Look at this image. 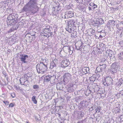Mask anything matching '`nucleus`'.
Segmentation results:
<instances>
[{
  "label": "nucleus",
  "instance_id": "nucleus-27",
  "mask_svg": "<svg viewBox=\"0 0 123 123\" xmlns=\"http://www.w3.org/2000/svg\"><path fill=\"white\" fill-rule=\"evenodd\" d=\"M36 97L35 96H33L32 98V100L34 103L36 104L37 103V101L36 99Z\"/></svg>",
  "mask_w": 123,
  "mask_h": 123
},
{
  "label": "nucleus",
  "instance_id": "nucleus-40",
  "mask_svg": "<svg viewBox=\"0 0 123 123\" xmlns=\"http://www.w3.org/2000/svg\"><path fill=\"white\" fill-rule=\"evenodd\" d=\"M70 6L69 5L66 6V8L67 10L70 9Z\"/></svg>",
  "mask_w": 123,
  "mask_h": 123
},
{
  "label": "nucleus",
  "instance_id": "nucleus-22",
  "mask_svg": "<svg viewBox=\"0 0 123 123\" xmlns=\"http://www.w3.org/2000/svg\"><path fill=\"white\" fill-rule=\"evenodd\" d=\"M68 24L70 25H73L75 26V21L74 20H71L69 21H68Z\"/></svg>",
  "mask_w": 123,
  "mask_h": 123
},
{
  "label": "nucleus",
  "instance_id": "nucleus-58",
  "mask_svg": "<svg viewBox=\"0 0 123 123\" xmlns=\"http://www.w3.org/2000/svg\"><path fill=\"white\" fill-rule=\"evenodd\" d=\"M96 106V105H94L93 107L94 108L95 107V106Z\"/></svg>",
  "mask_w": 123,
  "mask_h": 123
},
{
  "label": "nucleus",
  "instance_id": "nucleus-14",
  "mask_svg": "<svg viewBox=\"0 0 123 123\" xmlns=\"http://www.w3.org/2000/svg\"><path fill=\"white\" fill-rule=\"evenodd\" d=\"M69 64V62L68 60L66 59L62 61V68H64L68 66Z\"/></svg>",
  "mask_w": 123,
  "mask_h": 123
},
{
  "label": "nucleus",
  "instance_id": "nucleus-8",
  "mask_svg": "<svg viewBox=\"0 0 123 123\" xmlns=\"http://www.w3.org/2000/svg\"><path fill=\"white\" fill-rule=\"evenodd\" d=\"M106 67V65L105 64H104L102 65H99L96 68V70L98 72H101L105 70Z\"/></svg>",
  "mask_w": 123,
  "mask_h": 123
},
{
  "label": "nucleus",
  "instance_id": "nucleus-17",
  "mask_svg": "<svg viewBox=\"0 0 123 123\" xmlns=\"http://www.w3.org/2000/svg\"><path fill=\"white\" fill-rule=\"evenodd\" d=\"M74 27V26H72L68 24V28H66V30L69 32L71 33L72 31L73 30V27Z\"/></svg>",
  "mask_w": 123,
  "mask_h": 123
},
{
  "label": "nucleus",
  "instance_id": "nucleus-15",
  "mask_svg": "<svg viewBox=\"0 0 123 123\" xmlns=\"http://www.w3.org/2000/svg\"><path fill=\"white\" fill-rule=\"evenodd\" d=\"M56 77L58 78V77L57 76H56L55 75L51 76L50 81L51 84L54 83H55V81L57 80L58 79L56 78Z\"/></svg>",
  "mask_w": 123,
  "mask_h": 123
},
{
  "label": "nucleus",
  "instance_id": "nucleus-47",
  "mask_svg": "<svg viewBox=\"0 0 123 123\" xmlns=\"http://www.w3.org/2000/svg\"><path fill=\"white\" fill-rule=\"evenodd\" d=\"M88 9L89 11L90 10H93V9L92 8H92L91 7H90L89 6V7H88Z\"/></svg>",
  "mask_w": 123,
  "mask_h": 123
},
{
  "label": "nucleus",
  "instance_id": "nucleus-18",
  "mask_svg": "<svg viewBox=\"0 0 123 123\" xmlns=\"http://www.w3.org/2000/svg\"><path fill=\"white\" fill-rule=\"evenodd\" d=\"M56 88L57 89L60 90H63V87L62 85L60 83H58L56 84Z\"/></svg>",
  "mask_w": 123,
  "mask_h": 123
},
{
  "label": "nucleus",
  "instance_id": "nucleus-49",
  "mask_svg": "<svg viewBox=\"0 0 123 123\" xmlns=\"http://www.w3.org/2000/svg\"><path fill=\"white\" fill-rule=\"evenodd\" d=\"M53 33L52 32H51V33L50 32V34H49V36L48 37H49V36H51L53 35Z\"/></svg>",
  "mask_w": 123,
  "mask_h": 123
},
{
  "label": "nucleus",
  "instance_id": "nucleus-26",
  "mask_svg": "<svg viewBox=\"0 0 123 123\" xmlns=\"http://www.w3.org/2000/svg\"><path fill=\"white\" fill-rule=\"evenodd\" d=\"M98 19L99 20V24H100V25L104 23V20H103V19L102 18H98Z\"/></svg>",
  "mask_w": 123,
  "mask_h": 123
},
{
  "label": "nucleus",
  "instance_id": "nucleus-30",
  "mask_svg": "<svg viewBox=\"0 0 123 123\" xmlns=\"http://www.w3.org/2000/svg\"><path fill=\"white\" fill-rule=\"evenodd\" d=\"M18 28V27H17V28L16 27H13L11 28L10 30L9 31V32H11L12 31H13L15 30H16Z\"/></svg>",
  "mask_w": 123,
  "mask_h": 123
},
{
  "label": "nucleus",
  "instance_id": "nucleus-52",
  "mask_svg": "<svg viewBox=\"0 0 123 123\" xmlns=\"http://www.w3.org/2000/svg\"><path fill=\"white\" fill-rule=\"evenodd\" d=\"M104 37L102 36V35L100 34V35L99 36V37L100 38H102V37Z\"/></svg>",
  "mask_w": 123,
  "mask_h": 123
},
{
  "label": "nucleus",
  "instance_id": "nucleus-42",
  "mask_svg": "<svg viewBox=\"0 0 123 123\" xmlns=\"http://www.w3.org/2000/svg\"><path fill=\"white\" fill-rule=\"evenodd\" d=\"M2 73L5 76V77L6 76L7 74L5 72H3Z\"/></svg>",
  "mask_w": 123,
  "mask_h": 123
},
{
  "label": "nucleus",
  "instance_id": "nucleus-57",
  "mask_svg": "<svg viewBox=\"0 0 123 123\" xmlns=\"http://www.w3.org/2000/svg\"><path fill=\"white\" fill-rule=\"evenodd\" d=\"M10 51V49H8L7 50L8 52H9Z\"/></svg>",
  "mask_w": 123,
  "mask_h": 123
},
{
  "label": "nucleus",
  "instance_id": "nucleus-46",
  "mask_svg": "<svg viewBox=\"0 0 123 123\" xmlns=\"http://www.w3.org/2000/svg\"><path fill=\"white\" fill-rule=\"evenodd\" d=\"M80 116L82 117L84 116V113H83V112H81L80 113Z\"/></svg>",
  "mask_w": 123,
  "mask_h": 123
},
{
  "label": "nucleus",
  "instance_id": "nucleus-41",
  "mask_svg": "<svg viewBox=\"0 0 123 123\" xmlns=\"http://www.w3.org/2000/svg\"><path fill=\"white\" fill-rule=\"evenodd\" d=\"M82 46L81 44V45L79 47V48L77 49V50H80L81 48H82Z\"/></svg>",
  "mask_w": 123,
  "mask_h": 123
},
{
  "label": "nucleus",
  "instance_id": "nucleus-1",
  "mask_svg": "<svg viewBox=\"0 0 123 123\" xmlns=\"http://www.w3.org/2000/svg\"><path fill=\"white\" fill-rule=\"evenodd\" d=\"M37 0H30L22 10V12H30L33 14L39 11Z\"/></svg>",
  "mask_w": 123,
  "mask_h": 123
},
{
  "label": "nucleus",
  "instance_id": "nucleus-25",
  "mask_svg": "<svg viewBox=\"0 0 123 123\" xmlns=\"http://www.w3.org/2000/svg\"><path fill=\"white\" fill-rule=\"evenodd\" d=\"M51 76L49 75L46 76L44 78V81L46 82H48L50 81Z\"/></svg>",
  "mask_w": 123,
  "mask_h": 123
},
{
  "label": "nucleus",
  "instance_id": "nucleus-36",
  "mask_svg": "<svg viewBox=\"0 0 123 123\" xmlns=\"http://www.w3.org/2000/svg\"><path fill=\"white\" fill-rule=\"evenodd\" d=\"M85 122L84 120L78 121L77 123H85Z\"/></svg>",
  "mask_w": 123,
  "mask_h": 123
},
{
  "label": "nucleus",
  "instance_id": "nucleus-10",
  "mask_svg": "<svg viewBox=\"0 0 123 123\" xmlns=\"http://www.w3.org/2000/svg\"><path fill=\"white\" fill-rule=\"evenodd\" d=\"M63 49L65 52L67 53H69L70 55H71L73 53V50L71 49L70 46H64L63 47Z\"/></svg>",
  "mask_w": 123,
  "mask_h": 123
},
{
  "label": "nucleus",
  "instance_id": "nucleus-34",
  "mask_svg": "<svg viewBox=\"0 0 123 123\" xmlns=\"http://www.w3.org/2000/svg\"><path fill=\"white\" fill-rule=\"evenodd\" d=\"M90 30L91 31V35L92 36V35L94 34V33L95 32V30L92 29H90Z\"/></svg>",
  "mask_w": 123,
  "mask_h": 123
},
{
  "label": "nucleus",
  "instance_id": "nucleus-28",
  "mask_svg": "<svg viewBox=\"0 0 123 123\" xmlns=\"http://www.w3.org/2000/svg\"><path fill=\"white\" fill-rule=\"evenodd\" d=\"M29 82L27 79H26V80L25 81L24 83L23 84V85H24L26 86H29Z\"/></svg>",
  "mask_w": 123,
  "mask_h": 123
},
{
  "label": "nucleus",
  "instance_id": "nucleus-37",
  "mask_svg": "<svg viewBox=\"0 0 123 123\" xmlns=\"http://www.w3.org/2000/svg\"><path fill=\"white\" fill-rule=\"evenodd\" d=\"M97 7V6L95 4H94L93 6L92 7V8L93 9V10H94Z\"/></svg>",
  "mask_w": 123,
  "mask_h": 123
},
{
  "label": "nucleus",
  "instance_id": "nucleus-33",
  "mask_svg": "<svg viewBox=\"0 0 123 123\" xmlns=\"http://www.w3.org/2000/svg\"><path fill=\"white\" fill-rule=\"evenodd\" d=\"M39 87V86L37 85H35L33 86V88L34 89H38Z\"/></svg>",
  "mask_w": 123,
  "mask_h": 123
},
{
  "label": "nucleus",
  "instance_id": "nucleus-31",
  "mask_svg": "<svg viewBox=\"0 0 123 123\" xmlns=\"http://www.w3.org/2000/svg\"><path fill=\"white\" fill-rule=\"evenodd\" d=\"M123 81L121 79H119V81H118L117 83V84L118 86H120L123 83Z\"/></svg>",
  "mask_w": 123,
  "mask_h": 123
},
{
  "label": "nucleus",
  "instance_id": "nucleus-24",
  "mask_svg": "<svg viewBox=\"0 0 123 123\" xmlns=\"http://www.w3.org/2000/svg\"><path fill=\"white\" fill-rule=\"evenodd\" d=\"M108 24L111 26H114L115 22L113 20H110L108 21Z\"/></svg>",
  "mask_w": 123,
  "mask_h": 123
},
{
  "label": "nucleus",
  "instance_id": "nucleus-51",
  "mask_svg": "<svg viewBox=\"0 0 123 123\" xmlns=\"http://www.w3.org/2000/svg\"><path fill=\"white\" fill-rule=\"evenodd\" d=\"M94 108L92 106L91 107L90 109H91V111H92L94 109Z\"/></svg>",
  "mask_w": 123,
  "mask_h": 123
},
{
  "label": "nucleus",
  "instance_id": "nucleus-64",
  "mask_svg": "<svg viewBox=\"0 0 123 123\" xmlns=\"http://www.w3.org/2000/svg\"><path fill=\"white\" fill-rule=\"evenodd\" d=\"M55 32H56V31H54V33H55Z\"/></svg>",
  "mask_w": 123,
  "mask_h": 123
},
{
  "label": "nucleus",
  "instance_id": "nucleus-32",
  "mask_svg": "<svg viewBox=\"0 0 123 123\" xmlns=\"http://www.w3.org/2000/svg\"><path fill=\"white\" fill-rule=\"evenodd\" d=\"M89 80L90 81H92L93 82L95 81L96 78L92 76L89 78Z\"/></svg>",
  "mask_w": 123,
  "mask_h": 123
},
{
  "label": "nucleus",
  "instance_id": "nucleus-23",
  "mask_svg": "<svg viewBox=\"0 0 123 123\" xmlns=\"http://www.w3.org/2000/svg\"><path fill=\"white\" fill-rule=\"evenodd\" d=\"M54 61H53V62H52L50 63V69H52L54 68H55L56 67V65L55 63V62H54Z\"/></svg>",
  "mask_w": 123,
  "mask_h": 123
},
{
  "label": "nucleus",
  "instance_id": "nucleus-54",
  "mask_svg": "<svg viewBox=\"0 0 123 123\" xmlns=\"http://www.w3.org/2000/svg\"><path fill=\"white\" fill-rule=\"evenodd\" d=\"M45 34V35H44V36H45L47 37V36L48 35H49V34Z\"/></svg>",
  "mask_w": 123,
  "mask_h": 123
},
{
  "label": "nucleus",
  "instance_id": "nucleus-60",
  "mask_svg": "<svg viewBox=\"0 0 123 123\" xmlns=\"http://www.w3.org/2000/svg\"><path fill=\"white\" fill-rule=\"evenodd\" d=\"M100 76V75L99 74H98V76Z\"/></svg>",
  "mask_w": 123,
  "mask_h": 123
},
{
  "label": "nucleus",
  "instance_id": "nucleus-45",
  "mask_svg": "<svg viewBox=\"0 0 123 123\" xmlns=\"http://www.w3.org/2000/svg\"><path fill=\"white\" fill-rule=\"evenodd\" d=\"M3 102L6 105H8V102L7 101H3Z\"/></svg>",
  "mask_w": 123,
  "mask_h": 123
},
{
  "label": "nucleus",
  "instance_id": "nucleus-59",
  "mask_svg": "<svg viewBox=\"0 0 123 123\" xmlns=\"http://www.w3.org/2000/svg\"><path fill=\"white\" fill-rule=\"evenodd\" d=\"M15 88H16V89H17V86H16L15 87Z\"/></svg>",
  "mask_w": 123,
  "mask_h": 123
},
{
  "label": "nucleus",
  "instance_id": "nucleus-61",
  "mask_svg": "<svg viewBox=\"0 0 123 123\" xmlns=\"http://www.w3.org/2000/svg\"><path fill=\"white\" fill-rule=\"evenodd\" d=\"M9 53H8L7 52V54H9Z\"/></svg>",
  "mask_w": 123,
  "mask_h": 123
},
{
  "label": "nucleus",
  "instance_id": "nucleus-55",
  "mask_svg": "<svg viewBox=\"0 0 123 123\" xmlns=\"http://www.w3.org/2000/svg\"><path fill=\"white\" fill-rule=\"evenodd\" d=\"M58 115L59 117H60L61 115L60 114H58Z\"/></svg>",
  "mask_w": 123,
  "mask_h": 123
},
{
  "label": "nucleus",
  "instance_id": "nucleus-2",
  "mask_svg": "<svg viewBox=\"0 0 123 123\" xmlns=\"http://www.w3.org/2000/svg\"><path fill=\"white\" fill-rule=\"evenodd\" d=\"M114 53V52L111 50L109 49L107 50L106 54L103 55V59L102 61L104 62L106 61L107 62H109L110 60L111 59L115 61L116 59Z\"/></svg>",
  "mask_w": 123,
  "mask_h": 123
},
{
  "label": "nucleus",
  "instance_id": "nucleus-21",
  "mask_svg": "<svg viewBox=\"0 0 123 123\" xmlns=\"http://www.w3.org/2000/svg\"><path fill=\"white\" fill-rule=\"evenodd\" d=\"M27 78V77H25V76H23L22 78H20L19 79L20 84L22 85H23V84L24 83L26 80V79Z\"/></svg>",
  "mask_w": 123,
  "mask_h": 123
},
{
  "label": "nucleus",
  "instance_id": "nucleus-20",
  "mask_svg": "<svg viewBox=\"0 0 123 123\" xmlns=\"http://www.w3.org/2000/svg\"><path fill=\"white\" fill-rule=\"evenodd\" d=\"M89 68L88 67H86L83 68L82 70V71L84 74H86L88 73H89Z\"/></svg>",
  "mask_w": 123,
  "mask_h": 123
},
{
  "label": "nucleus",
  "instance_id": "nucleus-19",
  "mask_svg": "<svg viewBox=\"0 0 123 123\" xmlns=\"http://www.w3.org/2000/svg\"><path fill=\"white\" fill-rule=\"evenodd\" d=\"M94 25L95 26H99L100 25L99 24L98 18H96L94 21Z\"/></svg>",
  "mask_w": 123,
  "mask_h": 123
},
{
  "label": "nucleus",
  "instance_id": "nucleus-62",
  "mask_svg": "<svg viewBox=\"0 0 123 123\" xmlns=\"http://www.w3.org/2000/svg\"><path fill=\"white\" fill-rule=\"evenodd\" d=\"M26 123H29V122H26Z\"/></svg>",
  "mask_w": 123,
  "mask_h": 123
},
{
  "label": "nucleus",
  "instance_id": "nucleus-12",
  "mask_svg": "<svg viewBox=\"0 0 123 123\" xmlns=\"http://www.w3.org/2000/svg\"><path fill=\"white\" fill-rule=\"evenodd\" d=\"M71 75L70 73H65L64 76L63 80L64 82H66L68 81V80L70 79Z\"/></svg>",
  "mask_w": 123,
  "mask_h": 123
},
{
  "label": "nucleus",
  "instance_id": "nucleus-43",
  "mask_svg": "<svg viewBox=\"0 0 123 123\" xmlns=\"http://www.w3.org/2000/svg\"><path fill=\"white\" fill-rule=\"evenodd\" d=\"M105 33H101L100 34L101 35H102V36H103L104 37L105 35Z\"/></svg>",
  "mask_w": 123,
  "mask_h": 123
},
{
  "label": "nucleus",
  "instance_id": "nucleus-48",
  "mask_svg": "<svg viewBox=\"0 0 123 123\" xmlns=\"http://www.w3.org/2000/svg\"><path fill=\"white\" fill-rule=\"evenodd\" d=\"M35 118L36 119V120H38V121L39 120V119L38 118H37V117L35 116Z\"/></svg>",
  "mask_w": 123,
  "mask_h": 123
},
{
  "label": "nucleus",
  "instance_id": "nucleus-29",
  "mask_svg": "<svg viewBox=\"0 0 123 123\" xmlns=\"http://www.w3.org/2000/svg\"><path fill=\"white\" fill-rule=\"evenodd\" d=\"M119 57L120 60L123 59V51L119 54Z\"/></svg>",
  "mask_w": 123,
  "mask_h": 123
},
{
  "label": "nucleus",
  "instance_id": "nucleus-63",
  "mask_svg": "<svg viewBox=\"0 0 123 123\" xmlns=\"http://www.w3.org/2000/svg\"><path fill=\"white\" fill-rule=\"evenodd\" d=\"M35 34L33 35V36H35Z\"/></svg>",
  "mask_w": 123,
  "mask_h": 123
},
{
  "label": "nucleus",
  "instance_id": "nucleus-50",
  "mask_svg": "<svg viewBox=\"0 0 123 123\" xmlns=\"http://www.w3.org/2000/svg\"><path fill=\"white\" fill-rule=\"evenodd\" d=\"M101 33H105V31L104 30H102L101 31Z\"/></svg>",
  "mask_w": 123,
  "mask_h": 123
},
{
  "label": "nucleus",
  "instance_id": "nucleus-38",
  "mask_svg": "<svg viewBox=\"0 0 123 123\" xmlns=\"http://www.w3.org/2000/svg\"><path fill=\"white\" fill-rule=\"evenodd\" d=\"M14 105L12 103H11L9 105V107H13Z\"/></svg>",
  "mask_w": 123,
  "mask_h": 123
},
{
  "label": "nucleus",
  "instance_id": "nucleus-39",
  "mask_svg": "<svg viewBox=\"0 0 123 123\" xmlns=\"http://www.w3.org/2000/svg\"><path fill=\"white\" fill-rule=\"evenodd\" d=\"M15 94L14 93H12L11 94V96L13 98H14L15 96Z\"/></svg>",
  "mask_w": 123,
  "mask_h": 123
},
{
  "label": "nucleus",
  "instance_id": "nucleus-44",
  "mask_svg": "<svg viewBox=\"0 0 123 123\" xmlns=\"http://www.w3.org/2000/svg\"><path fill=\"white\" fill-rule=\"evenodd\" d=\"M94 4V3H93L92 2H91L89 4V5L91 6H92V7L93 6V5Z\"/></svg>",
  "mask_w": 123,
  "mask_h": 123
},
{
  "label": "nucleus",
  "instance_id": "nucleus-56",
  "mask_svg": "<svg viewBox=\"0 0 123 123\" xmlns=\"http://www.w3.org/2000/svg\"><path fill=\"white\" fill-rule=\"evenodd\" d=\"M101 45H102V46L103 45V46H104V45H105H105L104 44H103V43H102V44H101Z\"/></svg>",
  "mask_w": 123,
  "mask_h": 123
},
{
  "label": "nucleus",
  "instance_id": "nucleus-53",
  "mask_svg": "<svg viewBox=\"0 0 123 123\" xmlns=\"http://www.w3.org/2000/svg\"><path fill=\"white\" fill-rule=\"evenodd\" d=\"M48 0H43V1L44 2H46Z\"/></svg>",
  "mask_w": 123,
  "mask_h": 123
},
{
  "label": "nucleus",
  "instance_id": "nucleus-16",
  "mask_svg": "<svg viewBox=\"0 0 123 123\" xmlns=\"http://www.w3.org/2000/svg\"><path fill=\"white\" fill-rule=\"evenodd\" d=\"M117 28L119 30H121L123 28V21L119 22L116 25Z\"/></svg>",
  "mask_w": 123,
  "mask_h": 123
},
{
  "label": "nucleus",
  "instance_id": "nucleus-6",
  "mask_svg": "<svg viewBox=\"0 0 123 123\" xmlns=\"http://www.w3.org/2000/svg\"><path fill=\"white\" fill-rule=\"evenodd\" d=\"M77 87V86L76 85L72 83H70L67 86V92H73Z\"/></svg>",
  "mask_w": 123,
  "mask_h": 123
},
{
  "label": "nucleus",
  "instance_id": "nucleus-35",
  "mask_svg": "<svg viewBox=\"0 0 123 123\" xmlns=\"http://www.w3.org/2000/svg\"><path fill=\"white\" fill-rule=\"evenodd\" d=\"M95 110L96 111V113H98L100 112L99 108L98 107L95 109Z\"/></svg>",
  "mask_w": 123,
  "mask_h": 123
},
{
  "label": "nucleus",
  "instance_id": "nucleus-4",
  "mask_svg": "<svg viewBox=\"0 0 123 123\" xmlns=\"http://www.w3.org/2000/svg\"><path fill=\"white\" fill-rule=\"evenodd\" d=\"M36 68L38 73L43 74L46 72L47 67L46 65L44 63H42L40 64L37 65Z\"/></svg>",
  "mask_w": 123,
  "mask_h": 123
},
{
  "label": "nucleus",
  "instance_id": "nucleus-13",
  "mask_svg": "<svg viewBox=\"0 0 123 123\" xmlns=\"http://www.w3.org/2000/svg\"><path fill=\"white\" fill-rule=\"evenodd\" d=\"M74 16L73 12L71 11H67L66 12L65 16V18H70Z\"/></svg>",
  "mask_w": 123,
  "mask_h": 123
},
{
  "label": "nucleus",
  "instance_id": "nucleus-5",
  "mask_svg": "<svg viewBox=\"0 0 123 123\" xmlns=\"http://www.w3.org/2000/svg\"><path fill=\"white\" fill-rule=\"evenodd\" d=\"M119 64L117 62L113 63L111 67V71L112 74H114L117 71L119 67Z\"/></svg>",
  "mask_w": 123,
  "mask_h": 123
},
{
  "label": "nucleus",
  "instance_id": "nucleus-9",
  "mask_svg": "<svg viewBox=\"0 0 123 123\" xmlns=\"http://www.w3.org/2000/svg\"><path fill=\"white\" fill-rule=\"evenodd\" d=\"M52 29V27L49 25H48L46 26L45 28L43 30V32L44 34H49L51 30Z\"/></svg>",
  "mask_w": 123,
  "mask_h": 123
},
{
  "label": "nucleus",
  "instance_id": "nucleus-7",
  "mask_svg": "<svg viewBox=\"0 0 123 123\" xmlns=\"http://www.w3.org/2000/svg\"><path fill=\"white\" fill-rule=\"evenodd\" d=\"M113 79L111 76L107 77L103 80V82L104 85L108 86L112 84Z\"/></svg>",
  "mask_w": 123,
  "mask_h": 123
},
{
  "label": "nucleus",
  "instance_id": "nucleus-3",
  "mask_svg": "<svg viewBox=\"0 0 123 123\" xmlns=\"http://www.w3.org/2000/svg\"><path fill=\"white\" fill-rule=\"evenodd\" d=\"M18 15H15V16L12 15V14L10 15L7 18L6 24L8 26L16 23L17 22V19L18 18Z\"/></svg>",
  "mask_w": 123,
  "mask_h": 123
},
{
  "label": "nucleus",
  "instance_id": "nucleus-11",
  "mask_svg": "<svg viewBox=\"0 0 123 123\" xmlns=\"http://www.w3.org/2000/svg\"><path fill=\"white\" fill-rule=\"evenodd\" d=\"M20 60L23 63H27V62L25 60L27 59V58H29V56L27 55H25L24 54H22L20 55Z\"/></svg>",
  "mask_w": 123,
  "mask_h": 123
}]
</instances>
